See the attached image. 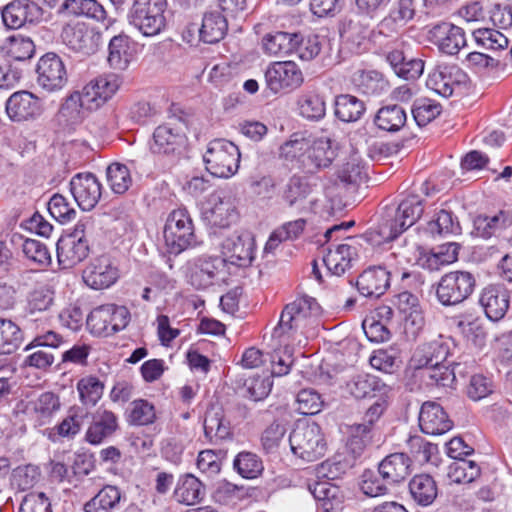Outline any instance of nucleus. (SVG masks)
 I'll use <instances>...</instances> for the list:
<instances>
[{
	"label": "nucleus",
	"instance_id": "52",
	"mask_svg": "<svg viewBox=\"0 0 512 512\" xmlns=\"http://www.w3.org/2000/svg\"><path fill=\"white\" fill-rule=\"evenodd\" d=\"M372 431L367 424H353L348 428L347 450L354 458L360 457L371 443Z\"/></svg>",
	"mask_w": 512,
	"mask_h": 512
},
{
	"label": "nucleus",
	"instance_id": "9",
	"mask_svg": "<svg viewBox=\"0 0 512 512\" xmlns=\"http://www.w3.org/2000/svg\"><path fill=\"white\" fill-rule=\"evenodd\" d=\"M396 255L390 253L384 265L369 267L358 277L356 285L359 293L364 297L378 298L390 286V277L397 272L395 267Z\"/></svg>",
	"mask_w": 512,
	"mask_h": 512
},
{
	"label": "nucleus",
	"instance_id": "61",
	"mask_svg": "<svg viewBox=\"0 0 512 512\" xmlns=\"http://www.w3.org/2000/svg\"><path fill=\"white\" fill-rule=\"evenodd\" d=\"M295 40L293 41V53H296L302 60H312L321 51V42L319 36L313 33H293Z\"/></svg>",
	"mask_w": 512,
	"mask_h": 512
},
{
	"label": "nucleus",
	"instance_id": "44",
	"mask_svg": "<svg viewBox=\"0 0 512 512\" xmlns=\"http://www.w3.org/2000/svg\"><path fill=\"white\" fill-rule=\"evenodd\" d=\"M297 110L300 116L309 121H319L326 115L324 97L313 91H305L297 98Z\"/></svg>",
	"mask_w": 512,
	"mask_h": 512
},
{
	"label": "nucleus",
	"instance_id": "22",
	"mask_svg": "<svg viewBox=\"0 0 512 512\" xmlns=\"http://www.w3.org/2000/svg\"><path fill=\"white\" fill-rule=\"evenodd\" d=\"M61 37L63 43L75 52L91 54L97 49L98 36L85 23L77 22L66 25Z\"/></svg>",
	"mask_w": 512,
	"mask_h": 512
},
{
	"label": "nucleus",
	"instance_id": "17",
	"mask_svg": "<svg viewBox=\"0 0 512 512\" xmlns=\"http://www.w3.org/2000/svg\"><path fill=\"white\" fill-rule=\"evenodd\" d=\"M337 143L329 137H319L309 140V147L305 158L302 160V171L307 174H315L330 167L337 156Z\"/></svg>",
	"mask_w": 512,
	"mask_h": 512
},
{
	"label": "nucleus",
	"instance_id": "35",
	"mask_svg": "<svg viewBox=\"0 0 512 512\" xmlns=\"http://www.w3.org/2000/svg\"><path fill=\"white\" fill-rule=\"evenodd\" d=\"M355 89L367 96H380L388 91L389 82L376 70H357L352 75Z\"/></svg>",
	"mask_w": 512,
	"mask_h": 512
},
{
	"label": "nucleus",
	"instance_id": "32",
	"mask_svg": "<svg viewBox=\"0 0 512 512\" xmlns=\"http://www.w3.org/2000/svg\"><path fill=\"white\" fill-rule=\"evenodd\" d=\"M356 256V249L348 243L329 247L322 261L331 275L341 276L351 268Z\"/></svg>",
	"mask_w": 512,
	"mask_h": 512
},
{
	"label": "nucleus",
	"instance_id": "45",
	"mask_svg": "<svg viewBox=\"0 0 512 512\" xmlns=\"http://www.w3.org/2000/svg\"><path fill=\"white\" fill-rule=\"evenodd\" d=\"M365 111V103L356 96L341 94L335 99V115L342 122H356L363 116Z\"/></svg>",
	"mask_w": 512,
	"mask_h": 512
},
{
	"label": "nucleus",
	"instance_id": "20",
	"mask_svg": "<svg viewBox=\"0 0 512 512\" xmlns=\"http://www.w3.org/2000/svg\"><path fill=\"white\" fill-rule=\"evenodd\" d=\"M416 14L413 0H396L388 14L378 23L375 37H393L399 34Z\"/></svg>",
	"mask_w": 512,
	"mask_h": 512
},
{
	"label": "nucleus",
	"instance_id": "51",
	"mask_svg": "<svg viewBox=\"0 0 512 512\" xmlns=\"http://www.w3.org/2000/svg\"><path fill=\"white\" fill-rule=\"evenodd\" d=\"M427 229L432 235L439 236L459 235L461 233V226L457 217L446 208H441L435 213L433 219L429 221Z\"/></svg>",
	"mask_w": 512,
	"mask_h": 512
},
{
	"label": "nucleus",
	"instance_id": "2",
	"mask_svg": "<svg viewBox=\"0 0 512 512\" xmlns=\"http://www.w3.org/2000/svg\"><path fill=\"white\" fill-rule=\"evenodd\" d=\"M163 237L168 252L174 255L197 245L194 223L186 208H177L168 214Z\"/></svg>",
	"mask_w": 512,
	"mask_h": 512
},
{
	"label": "nucleus",
	"instance_id": "4",
	"mask_svg": "<svg viewBox=\"0 0 512 512\" xmlns=\"http://www.w3.org/2000/svg\"><path fill=\"white\" fill-rule=\"evenodd\" d=\"M291 451L297 457L312 462L324 456L327 443L321 427L315 423H298L289 436Z\"/></svg>",
	"mask_w": 512,
	"mask_h": 512
},
{
	"label": "nucleus",
	"instance_id": "33",
	"mask_svg": "<svg viewBox=\"0 0 512 512\" xmlns=\"http://www.w3.org/2000/svg\"><path fill=\"white\" fill-rule=\"evenodd\" d=\"M411 459L405 453L386 456L378 465V472L388 483L397 484L411 473Z\"/></svg>",
	"mask_w": 512,
	"mask_h": 512
},
{
	"label": "nucleus",
	"instance_id": "47",
	"mask_svg": "<svg viewBox=\"0 0 512 512\" xmlns=\"http://www.w3.org/2000/svg\"><path fill=\"white\" fill-rule=\"evenodd\" d=\"M38 427L50 424L61 409L59 395L46 391L34 398Z\"/></svg>",
	"mask_w": 512,
	"mask_h": 512
},
{
	"label": "nucleus",
	"instance_id": "38",
	"mask_svg": "<svg viewBox=\"0 0 512 512\" xmlns=\"http://www.w3.org/2000/svg\"><path fill=\"white\" fill-rule=\"evenodd\" d=\"M124 495L114 485L103 486L98 493L83 505L84 512H113L120 506Z\"/></svg>",
	"mask_w": 512,
	"mask_h": 512
},
{
	"label": "nucleus",
	"instance_id": "28",
	"mask_svg": "<svg viewBox=\"0 0 512 512\" xmlns=\"http://www.w3.org/2000/svg\"><path fill=\"white\" fill-rule=\"evenodd\" d=\"M6 112L13 121H24L40 114V104L37 97L28 91H18L12 94L6 102Z\"/></svg>",
	"mask_w": 512,
	"mask_h": 512
},
{
	"label": "nucleus",
	"instance_id": "55",
	"mask_svg": "<svg viewBox=\"0 0 512 512\" xmlns=\"http://www.w3.org/2000/svg\"><path fill=\"white\" fill-rule=\"evenodd\" d=\"M480 473V467L476 462L460 459L449 465L447 477L451 483L465 484L476 480Z\"/></svg>",
	"mask_w": 512,
	"mask_h": 512
},
{
	"label": "nucleus",
	"instance_id": "50",
	"mask_svg": "<svg viewBox=\"0 0 512 512\" xmlns=\"http://www.w3.org/2000/svg\"><path fill=\"white\" fill-rule=\"evenodd\" d=\"M293 33L277 31L267 34L262 39L263 50L266 54L275 57H284L293 53Z\"/></svg>",
	"mask_w": 512,
	"mask_h": 512
},
{
	"label": "nucleus",
	"instance_id": "64",
	"mask_svg": "<svg viewBox=\"0 0 512 512\" xmlns=\"http://www.w3.org/2000/svg\"><path fill=\"white\" fill-rule=\"evenodd\" d=\"M106 177L111 190L116 194L125 193L132 184L128 167L118 162L112 163L107 167Z\"/></svg>",
	"mask_w": 512,
	"mask_h": 512
},
{
	"label": "nucleus",
	"instance_id": "42",
	"mask_svg": "<svg viewBox=\"0 0 512 512\" xmlns=\"http://www.w3.org/2000/svg\"><path fill=\"white\" fill-rule=\"evenodd\" d=\"M228 30L225 16L219 11H210L204 14L199 30L200 39L205 43H217L224 38Z\"/></svg>",
	"mask_w": 512,
	"mask_h": 512
},
{
	"label": "nucleus",
	"instance_id": "13",
	"mask_svg": "<svg viewBox=\"0 0 512 512\" xmlns=\"http://www.w3.org/2000/svg\"><path fill=\"white\" fill-rule=\"evenodd\" d=\"M221 248L227 265L248 267L255 259V239L250 232L233 233L223 241Z\"/></svg>",
	"mask_w": 512,
	"mask_h": 512
},
{
	"label": "nucleus",
	"instance_id": "49",
	"mask_svg": "<svg viewBox=\"0 0 512 512\" xmlns=\"http://www.w3.org/2000/svg\"><path fill=\"white\" fill-rule=\"evenodd\" d=\"M54 292L47 286L35 288L28 296L25 309L27 321H38L41 318L34 317L37 313L47 311L53 304Z\"/></svg>",
	"mask_w": 512,
	"mask_h": 512
},
{
	"label": "nucleus",
	"instance_id": "12",
	"mask_svg": "<svg viewBox=\"0 0 512 512\" xmlns=\"http://www.w3.org/2000/svg\"><path fill=\"white\" fill-rule=\"evenodd\" d=\"M121 84L118 74L108 73L91 79L79 93L89 110H97L113 97Z\"/></svg>",
	"mask_w": 512,
	"mask_h": 512
},
{
	"label": "nucleus",
	"instance_id": "37",
	"mask_svg": "<svg viewBox=\"0 0 512 512\" xmlns=\"http://www.w3.org/2000/svg\"><path fill=\"white\" fill-rule=\"evenodd\" d=\"M108 63L116 70H125L135 56L134 44L127 35H116L109 42Z\"/></svg>",
	"mask_w": 512,
	"mask_h": 512
},
{
	"label": "nucleus",
	"instance_id": "11",
	"mask_svg": "<svg viewBox=\"0 0 512 512\" xmlns=\"http://www.w3.org/2000/svg\"><path fill=\"white\" fill-rule=\"evenodd\" d=\"M456 348L451 337L440 335L416 348L411 357L410 366L420 369L427 365L450 362L448 359L454 355Z\"/></svg>",
	"mask_w": 512,
	"mask_h": 512
},
{
	"label": "nucleus",
	"instance_id": "57",
	"mask_svg": "<svg viewBox=\"0 0 512 512\" xmlns=\"http://www.w3.org/2000/svg\"><path fill=\"white\" fill-rule=\"evenodd\" d=\"M156 419L155 407L145 399L132 401L127 409V422L134 426H146Z\"/></svg>",
	"mask_w": 512,
	"mask_h": 512
},
{
	"label": "nucleus",
	"instance_id": "18",
	"mask_svg": "<svg viewBox=\"0 0 512 512\" xmlns=\"http://www.w3.org/2000/svg\"><path fill=\"white\" fill-rule=\"evenodd\" d=\"M467 78V74L456 65H439L428 74L426 86L436 94L448 98L456 88L466 84Z\"/></svg>",
	"mask_w": 512,
	"mask_h": 512
},
{
	"label": "nucleus",
	"instance_id": "10",
	"mask_svg": "<svg viewBox=\"0 0 512 512\" xmlns=\"http://www.w3.org/2000/svg\"><path fill=\"white\" fill-rule=\"evenodd\" d=\"M267 89L273 94L291 92L304 82V75L294 61H276L268 65L264 73Z\"/></svg>",
	"mask_w": 512,
	"mask_h": 512
},
{
	"label": "nucleus",
	"instance_id": "41",
	"mask_svg": "<svg viewBox=\"0 0 512 512\" xmlns=\"http://www.w3.org/2000/svg\"><path fill=\"white\" fill-rule=\"evenodd\" d=\"M511 224V216L509 213L504 211H499L493 216L478 215L473 221V233L477 237L489 239L500 233L503 229L509 227Z\"/></svg>",
	"mask_w": 512,
	"mask_h": 512
},
{
	"label": "nucleus",
	"instance_id": "6",
	"mask_svg": "<svg viewBox=\"0 0 512 512\" xmlns=\"http://www.w3.org/2000/svg\"><path fill=\"white\" fill-rule=\"evenodd\" d=\"M227 260L217 255H201L187 264L186 276L196 289H206L228 275Z\"/></svg>",
	"mask_w": 512,
	"mask_h": 512
},
{
	"label": "nucleus",
	"instance_id": "46",
	"mask_svg": "<svg viewBox=\"0 0 512 512\" xmlns=\"http://www.w3.org/2000/svg\"><path fill=\"white\" fill-rule=\"evenodd\" d=\"M407 121L406 111L399 105H387L378 110L374 117L375 125L387 132H397Z\"/></svg>",
	"mask_w": 512,
	"mask_h": 512
},
{
	"label": "nucleus",
	"instance_id": "25",
	"mask_svg": "<svg viewBox=\"0 0 512 512\" xmlns=\"http://www.w3.org/2000/svg\"><path fill=\"white\" fill-rule=\"evenodd\" d=\"M431 33L439 50L447 55L458 54L467 44L464 29L451 23L435 25Z\"/></svg>",
	"mask_w": 512,
	"mask_h": 512
},
{
	"label": "nucleus",
	"instance_id": "21",
	"mask_svg": "<svg viewBox=\"0 0 512 512\" xmlns=\"http://www.w3.org/2000/svg\"><path fill=\"white\" fill-rule=\"evenodd\" d=\"M201 217L211 227L227 228L236 222L238 213L229 199L212 194L202 207Z\"/></svg>",
	"mask_w": 512,
	"mask_h": 512
},
{
	"label": "nucleus",
	"instance_id": "54",
	"mask_svg": "<svg viewBox=\"0 0 512 512\" xmlns=\"http://www.w3.org/2000/svg\"><path fill=\"white\" fill-rule=\"evenodd\" d=\"M23 340L19 326L9 319L0 318V354L14 353Z\"/></svg>",
	"mask_w": 512,
	"mask_h": 512
},
{
	"label": "nucleus",
	"instance_id": "62",
	"mask_svg": "<svg viewBox=\"0 0 512 512\" xmlns=\"http://www.w3.org/2000/svg\"><path fill=\"white\" fill-rule=\"evenodd\" d=\"M63 7L71 14L103 20L106 11L97 0H66Z\"/></svg>",
	"mask_w": 512,
	"mask_h": 512
},
{
	"label": "nucleus",
	"instance_id": "60",
	"mask_svg": "<svg viewBox=\"0 0 512 512\" xmlns=\"http://www.w3.org/2000/svg\"><path fill=\"white\" fill-rule=\"evenodd\" d=\"M6 55L15 61H25L33 57L35 44L31 38L21 34L11 36L4 47Z\"/></svg>",
	"mask_w": 512,
	"mask_h": 512
},
{
	"label": "nucleus",
	"instance_id": "27",
	"mask_svg": "<svg viewBox=\"0 0 512 512\" xmlns=\"http://www.w3.org/2000/svg\"><path fill=\"white\" fill-rule=\"evenodd\" d=\"M185 143V135L169 124L159 125L152 135L149 147L154 154H175Z\"/></svg>",
	"mask_w": 512,
	"mask_h": 512
},
{
	"label": "nucleus",
	"instance_id": "40",
	"mask_svg": "<svg viewBox=\"0 0 512 512\" xmlns=\"http://www.w3.org/2000/svg\"><path fill=\"white\" fill-rule=\"evenodd\" d=\"M374 41L383 46L385 60L396 74L400 63L406 59V55L409 53V44L399 34L393 35V37H378L377 40L374 36Z\"/></svg>",
	"mask_w": 512,
	"mask_h": 512
},
{
	"label": "nucleus",
	"instance_id": "34",
	"mask_svg": "<svg viewBox=\"0 0 512 512\" xmlns=\"http://www.w3.org/2000/svg\"><path fill=\"white\" fill-rule=\"evenodd\" d=\"M310 493L324 512H334L341 507L343 494L337 485L329 480L316 481L308 486Z\"/></svg>",
	"mask_w": 512,
	"mask_h": 512
},
{
	"label": "nucleus",
	"instance_id": "26",
	"mask_svg": "<svg viewBox=\"0 0 512 512\" xmlns=\"http://www.w3.org/2000/svg\"><path fill=\"white\" fill-rule=\"evenodd\" d=\"M467 368V363H465V367H462L460 362L451 361L427 365L419 370H422L421 377L426 385L449 387L454 383L457 374L464 375L467 373Z\"/></svg>",
	"mask_w": 512,
	"mask_h": 512
},
{
	"label": "nucleus",
	"instance_id": "15",
	"mask_svg": "<svg viewBox=\"0 0 512 512\" xmlns=\"http://www.w3.org/2000/svg\"><path fill=\"white\" fill-rule=\"evenodd\" d=\"M43 9L32 0H13L3 7L2 21L9 29L37 24L43 19Z\"/></svg>",
	"mask_w": 512,
	"mask_h": 512
},
{
	"label": "nucleus",
	"instance_id": "3",
	"mask_svg": "<svg viewBox=\"0 0 512 512\" xmlns=\"http://www.w3.org/2000/svg\"><path fill=\"white\" fill-rule=\"evenodd\" d=\"M167 0H134L128 21L145 37H154L166 28Z\"/></svg>",
	"mask_w": 512,
	"mask_h": 512
},
{
	"label": "nucleus",
	"instance_id": "63",
	"mask_svg": "<svg viewBox=\"0 0 512 512\" xmlns=\"http://www.w3.org/2000/svg\"><path fill=\"white\" fill-rule=\"evenodd\" d=\"M234 469L246 479H254L263 471L260 457L252 452H240L233 461Z\"/></svg>",
	"mask_w": 512,
	"mask_h": 512
},
{
	"label": "nucleus",
	"instance_id": "59",
	"mask_svg": "<svg viewBox=\"0 0 512 512\" xmlns=\"http://www.w3.org/2000/svg\"><path fill=\"white\" fill-rule=\"evenodd\" d=\"M476 44L486 50H505L509 46V39L504 33L492 28H479L473 31Z\"/></svg>",
	"mask_w": 512,
	"mask_h": 512
},
{
	"label": "nucleus",
	"instance_id": "14",
	"mask_svg": "<svg viewBox=\"0 0 512 512\" xmlns=\"http://www.w3.org/2000/svg\"><path fill=\"white\" fill-rule=\"evenodd\" d=\"M37 84L47 92H56L67 83V71L62 59L55 53L43 55L36 68Z\"/></svg>",
	"mask_w": 512,
	"mask_h": 512
},
{
	"label": "nucleus",
	"instance_id": "43",
	"mask_svg": "<svg viewBox=\"0 0 512 512\" xmlns=\"http://www.w3.org/2000/svg\"><path fill=\"white\" fill-rule=\"evenodd\" d=\"M92 110L84 103V98L79 91L71 93L63 102L59 110V119L67 126H74L81 123L87 112Z\"/></svg>",
	"mask_w": 512,
	"mask_h": 512
},
{
	"label": "nucleus",
	"instance_id": "1",
	"mask_svg": "<svg viewBox=\"0 0 512 512\" xmlns=\"http://www.w3.org/2000/svg\"><path fill=\"white\" fill-rule=\"evenodd\" d=\"M320 314L321 307L315 298L309 296L296 298L283 308L279 322L273 330V337L292 333L303 334L312 320Z\"/></svg>",
	"mask_w": 512,
	"mask_h": 512
},
{
	"label": "nucleus",
	"instance_id": "5",
	"mask_svg": "<svg viewBox=\"0 0 512 512\" xmlns=\"http://www.w3.org/2000/svg\"><path fill=\"white\" fill-rule=\"evenodd\" d=\"M239 148L231 141L215 139L208 144L203 160L207 171L218 178H230L239 169Z\"/></svg>",
	"mask_w": 512,
	"mask_h": 512
},
{
	"label": "nucleus",
	"instance_id": "19",
	"mask_svg": "<svg viewBox=\"0 0 512 512\" xmlns=\"http://www.w3.org/2000/svg\"><path fill=\"white\" fill-rule=\"evenodd\" d=\"M69 186L75 202L84 211L92 210L102 195V184L90 172L75 174L71 178Z\"/></svg>",
	"mask_w": 512,
	"mask_h": 512
},
{
	"label": "nucleus",
	"instance_id": "39",
	"mask_svg": "<svg viewBox=\"0 0 512 512\" xmlns=\"http://www.w3.org/2000/svg\"><path fill=\"white\" fill-rule=\"evenodd\" d=\"M204 495L203 484L192 474L181 475L173 492L175 500L185 505H194L200 502Z\"/></svg>",
	"mask_w": 512,
	"mask_h": 512
},
{
	"label": "nucleus",
	"instance_id": "48",
	"mask_svg": "<svg viewBox=\"0 0 512 512\" xmlns=\"http://www.w3.org/2000/svg\"><path fill=\"white\" fill-rule=\"evenodd\" d=\"M87 408L74 405L69 408L66 417L55 426L58 435L64 438H74L89 419Z\"/></svg>",
	"mask_w": 512,
	"mask_h": 512
},
{
	"label": "nucleus",
	"instance_id": "36",
	"mask_svg": "<svg viewBox=\"0 0 512 512\" xmlns=\"http://www.w3.org/2000/svg\"><path fill=\"white\" fill-rule=\"evenodd\" d=\"M408 487L412 500L421 507L432 505L438 495L437 483L429 474L414 475Z\"/></svg>",
	"mask_w": 512,
	"mask_h": 512
},
{
	"label": "nucleus",
	"instance_id": "31",
	"mask_svg": "<svg viewBox=\"0 0 512 512\" xmlns=\"http://www.w3.org/2000/svg\"><path fill=\"white\" fill-rule=\"evenodd\" d=\"M118 418L109 410L97 411L86 431V440L90 444L97 445L111 437L118 429Z\"/></svg>",
	"mask_w": 512,
	"mask_h": 512
},
{
	"label": "nucleus",
	"instance_id": "56",
	"mask_svg": "<svg viewBox=\"0 0 512 512\" xmlns=\"http://www.w3.org/2000/svg\"><path fill=\"white\" fill-rule=\"evenodd\" d=\"M104 384L95 376H86L81 378L77 383V391L79 399L83 404L82 407L95 406L103 395Z\"/></svg>",
	"mask_w": 512,
	"mask_h": 512
},
{
	"label": "nucleus",
	"instance_id": "7",
	"mask_svg": "<svg viewBox=\"0 0 512 512\" xmlns=\"http://www.w3.org/2000/svg\"><path fill=\"white\" fill-rule=\"evenodd\" d=\"M476 287L475 275L465 270L445 273L439 280L436 296L443 306L462 303L473 293Z\"/></svg>",
	"mask_w": 512,
	"mask_h": 512
},
{
	"label": "nucleus",
	"instance_id": "23",
	"mask_svg": "<svg viewBox=\"0 0 512 512\" xmlns=\"http://www.w3.org/2000/svg\"><path fill=\"white\" fill-rule=\"evenodd\" d=\"M419 426L423 433L436 436L450 431L453 422L440 404L427 401L420 409Z\"/></svg>",
	"mask_w": 512,
	"mask_h": 512
},
{
	"label": "nucleus",
	"instance_id": "30",
	"mask_svg": "<svg viewBox=\"0 0 512 512\" xmlns=\"http://www.w3.org/2000/svg\"><path fill=\"white\" fill-rule=\"evenodd\" d=\"M89 253L88 241L61 237L57 243V259L63 269H70L83 261Z\"/></svg>",
	"mask_w": 512,
	"mask_h": 512
},
{
	"label": "nucleus",
	"instance_id": "58",
	"mask_svg": "<svg viewBox=\"0 0 512 512\" xmlns=\"http://www.w3.org/2000/svg\"><path fill=\"white\" fill-rule=\"evenodd\" d=\"M339 180L345 184H356L367 178L365 165L358 154H351L337 170Z\"/></svg>",
	"mask_w": 512,
	"mask_h": 512
},
{
	"label": "nucleus",
	"instance_id": "24",
	"mask_svg": "<svg viewBox=\"0 0 512 512\" xmlns=\"http://www.w3.org/2000/svg\"><path fill=\"white\" fill-rule=\"evenodd\" d=\"M486 316L494 322L504 318L510 306V292L502 285H489L480 295Z\"/></svg>",
	"mask_w": 512,
	"mask_h": 512
},
{
	"label": "nucleus",
	"instance_id": "16",
	"mask_svg": "<svg viewBox=\"0 0 512 512\" xmlns=\"http://www.w3.org/2000/svg\"><path fill=\"white\" fill-rule=\"evenodd\" d=\"M82 279L91 289H107L119 279V269L110 256L101 255L92 259L85 267Z\"/></svg>",
	"mask_w": 512,
	"mask_h": 512
},
{
	"label": "nucleus",
	"instance_id": "29",
	"mask_svg": "<svg viewBox=\"0 0 512 512\" xmlns=\"http://www.w3.org/2000/svg\"><path fill=\"white\" fill-rule=\"evenodd\" d=\"M346 386L348 392L356 399L376 398L391 392V388L381 379L366 373L354 375Z\"/></svg>",
	"mask_w": 512,
	"mask_h": 512
},
{
	"label": "nucleus",
	"instance_id": "8",
	"mask_svg": "<svg viewBox=\"0 0 512 512\" xmlns=\"http://www.w3.org/2000/svg\"><path fill=\"white\" fill-rule=\"evenodd\" d=\"M423 210L422 200L419 196L406 197L394 211L393 217L380 224L379 234L386 240L397 238L420 218Z\"/></svg>",
	"mask_w": 512,
	"mask_h": 512
},
{
	"label": "nucleus",
	"instance_id": "53",
	"mask_svg": "<svg viewBox=\"0 0 512 512\" xmlns=\"http://www.w3.org/2000/svg\"><path fill=\"white\" fill-rule=\"evenodd\" d=\"M309 139L293 134L291 138L280 147V156L302 170V160L307 154Z\"/></svg>",
	"mask_w": 512,
	"mask_h": 512
}]
</instances>
